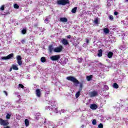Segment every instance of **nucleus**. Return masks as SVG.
<instances>
[{"mask_svg":"<svg viewBox=\"0 0 128 128\" xmlns=\"http://www.w3.org/2000/svg\"><path fill=\"white\" fill-rule=\"evenodd\" d=\"M3 92H4L6 96H8V92H6V91H4Z\"/></svg>","mask_w":128,"mask_h":128,"instance_id":"nucleus-43","label":"nucleus"},{"mask_svg":"<svg viewBox=\"0 0 128 128\" xmlns=\"http://www.w3.org/2000/svg\"><path fill=\"white\" fill-rule=\"evenodd\" d=\"M67 38H72V36L70 35L67 36Z\"/></svg>","mask_w":128,"mask_h":128,"instance_id":"nucleus-45","label":"nucleus"},{"mask_svg":"<svg viewBox=\"0 0 128 128\" xmlns=\"http://www.w3.org/2000/svg\"><path fill=\"white\" fill-rule=\"evenodd\" d=\"M114 16H118V12H114Z\"/></svg>","mask_w":128,"mask_h":128,"instance_id":"nucleus-42","label":"nucleus"},{"mask_svg":"<svg viewBox=\"0 0 128 128\" xmlns=\"http://www.w3.org/2000/svg\"><path fill=\"white\" fill-rule=\"evenodd\" d=\"M92 124H94V126H96V120L95 119L93 120Z\"/></svg>","mask_w":128,"mask_h":128,"instance_id":"nucleus-30","label":"nucleus"},{"mask_svg":"<svg viewBox=\"0 0 128 128\" xmlns=\"http://www.w3.org/2000/svg\"><path fill=\"white\" fill-rule=\"evenodd\" d=\"M54 112H56V114H58V108H54V110H52Z\"/></svg>","mask_w":128,"mask_h":128,"instance_id":"nucleus-28","label":"nucleus"},{"mask_svg":"<svg viewBox=\"0 0 128 128\" xmlns=\"http://www.w3.org/2000/svg\"><path fill=\"white\" fill-rule=\"evenodd\" d=\"M38 24H34V28H38Z\"/></svg>","mask_w":128,"mask_h":128,"instance_id":"nucleus-44","label":"nucleus"},{"mask_svg":"<svg viewBox=\"0 0 128 128\" xmlns=\"http://www.w3.org/2000/svg\"><path fill=\"white\" fill-rule=\"evenodd\" d=\"M57 4L60 6H66L70 4V0H58L57 1Z\"/></svg>","mask_w":128,"mask_h":128,"instance_id":"nucleus-2","label":"nucleus"},{"mask_svg":"<svg viewBox=\"0 0 128 128\" xmlns=\"http://www.w3.org/2000/svg\"><path fill=\"white\" fill-rule=\"evenodd\" d=\"M62 42L63 44H64V46H68V40H66V39H64V38L62 40Z\"/></svg>","mask_w":128,"mask_h":128,"instance_id":"nucleus-13","label":"nucleus"},{"mask_svg":"<svg viewBox=\"0 0 128 128\" xmlns=\"http://www.w3.org/2000/svg\"><path fill=\"white\" fill-rule=\"evenodd\" d=\"M98 128H104V125L100 123V124H98Z\"/></svg>","mask_w":128,"mask_h":128,"instance_id":"nucleus-32","label":"nucleus"},{"mask_svg":"<svg viewBox=\"0 0 128 128\" xmlns=\"http://www.w3.org/2000/svg\"><path fill=\"white\" fill-rule=\"evenodd\" d=\"M60 22H66L68 18H60Z\"/></svg>","mask_w":128,"mask_h":128,"instance_id":"nucleus-15","label":"nucleus"},{"mask_svg":"<svg viewBox=\"0 0 128 128\" xmlns=\"http://www.w3.org/2000/svg\"><path fill=\"white\" fill-rule=\"evenodd\" d=\"M4 128H10V126H6V127H4Z\"/></svg>","mask_w":128,"mask_h":128,"instance_id":"nucleus-48","label":"nucleus"},{"mask_svg":"<svg viewBox=\"0 0 128 128\" xmlns=\"http://www.w3.org/2000/svg\"><path fill=\"white\" fill-rule=\"evenodd\" d=\"M90 108H91V110H96V108H98V105H96V104H90Z\"/></svg>","mask_w":128,"mask_h":128,"instance_id":"nucleus-12","label":"nucleus"},{"mask_svg":"<svg viewBox=\"0 0 128 128\" xmlns=\"http://www.w3.org/2000/svg\"><path fill=\"white\" fill-rule=\"evenodd\" d=\"M24 122H25V125L26 126H30V121H28V120L26 119L24 120Z\"/></svg>","mask_w":128,"mask_h":128,"instance_id":"nucleus-21","label":"nucleus"},{"mask_svg":"<svg viewBox=\"0 0 128 128\" xmlns=\"http://www.w3.org/2000/svg\"><path fill=\"white\" fill-rule=\"evenodd\" d=\"M22 34H26V28H23V30H22Z\"/></svg>","mask_w":128,"mask_h":128,"instance_id":"nucleus-25","label":"nucleus"},{"mask_svg":"<svg viewBox=\"0 0 128 128\" xmlns=\"http://www.w3.org/2000/svg\"><path fill=\"white\" fill-rule=\"evenodd\" d=\"M66 80H70V82H74L76 84H80V81L78 80L75 77L72 76H69L66 77Z\"/></svg>","mask_w":128,"mask_h":128,"instance_id":"nucleus-1","label":"nucleus"},{"mask_svg":"<svg viewBox=\"0 0 128 128\" xmlns=\"http://www.w3.org/2000/svg\"><path fill=\"white\" fill-rule=\"evenodd\" d=\"M104 32L106 34H110V30L108 28H105L104 29Z\"/></svg>","mask_w":128,"mask_h":128,"instance_id":"nucleus-22","label":"nucleus"},{"mask_svg":"<svg viewBox=\"0 0 128 128\" xmlns=\"http://www.w3.org/2000/svg\"><path fill=\"white\" fill-rule=\"evenodd\" d=\"M18 88H24V86L22 85V84H18Z\"/></svg>","mask_w":128,"mask_h":128,"instance_id":"nucleus-31","label":"nucleus"},{"mask_svg":"<svg viewBox=\"0 0 128 128\" xmlns=\"http://www.w3.org/2000/svg\"><path fill=\"white\" fill-rule=\"evenodd\" d=\"M6 118L7 120H10V114H7L6 116Z\"/></svg>","mask_w":128,"mask_h":128,"instance_id":"nucleus-29","label":"nucleus"},{"mask_svg":"<svg viewBox=\"0 0 128 128\" xmlns=\"http://www.w3.org/2000/svg\"><path fill=\"white\" fill-rule=\"evenodd\" d=\"M126 2H128V0H125Z\"/></svg>","mask_w":128,"mask_h":128,"instance_id":"nucleus-49","label":"nucleus"},{"mask_svg":"<svg viewBox=\"0 0 128 128\" xmlns=\"http://www.w3.org/2000/svg\"><path fill=\"white\" fill-rule=\"evenodd\" d=\"M98 58H100V56H102V50L100 49L98 50Z\"/></svg>","mask_w":128,"mask_h":128,"instance_id":"nucleus-14","label":"nucleus"},{"mask_svg":"<svg viewBox=\"0 0 128 128\" xmlns=\"http://www.w3.org/2000/svg\"><path fill=\"white\" fill-rule=\"evenodd\" d=\"M84 128V125L82 124L80 128Z\"/></svg>","mask_w":128,"mask_h":128,"instance_id":"nucleus-47","label":"nucleus"},{"mask_svg":"<svg viewBox=\"0 0 128 128\" xmlns=\"http://www.w3.org/2000/svg\"><path fill=\"white\" fill-rule=\"evenodd\" d=\"M66 60H68V59L66 58H62L60 60L61 64H66Z\"/></svg>","mask_w":128,"mask_h":128,"instance_id":"nucleus-16","label":"nucleus"},{"mask_svg":"<svg viewBox=\"0 0 128 128\" xmlns=\"http://www.w3.org/2000/svg\"><path fill=\"white\" fill-rule=\"evenodd\" d=\"M40 61L42 62H46V57H42L40 58Z\"/></svg>","mask_w":128,"mask_h":128,"instance_id":"nucleus-24","label":"nucleus"},{"mask_svg":"<svg viewBox=\"0 0 128 128\" xmlns=\"http://www.w3.org/2000/svg\"><path fill=\"white\" fill-rule=\"evenodd\" d=\"M50 60H52V62H56V60H58L60 58V55L57 54L55 56H52L50 57Z\"/></svg>","mask_w":128,"mask_h":128,"instance_id":"nucleus-4","label":"nucleus"},{"mask_svg":"<svg viewBox=\"0 0 128 128\" xmlns=\"http://www.w3.org/2000/svg\"><path fill=\"white\" fill-rule=\"evenodd\" d=\"M14 8H20V6H18V4H14Z\"/></svg>","mask_w":128,"mask_h":128,"instance_id":"nucleus-36","label":"nucleus"},{"mask_svg":"<svg viewBox=\"0 0 128 128\" xmlns=\"http://www.w3.org/2000/svg\"><path fill=\"white\" fill-rule=\"evenodd\" d=\"M14 56V54L13 53H12L10 54H9L6 56L2 57L1 60H10V58H12Z\"/></svg>","mask_w":128,"mask_h":128,"instance_id":"nucleus-5","label":"nucleus"},{"mask_svg":"<svg viewBox=\"0 0 128 128\" xmlns=\"http://www.w3.org/2000/svg\"><path fill=\"white\" fill-rule=\"evenodd\" d=\"M0 10H4V6L2 5L1 8H0Z\"/></svg>","mask_w":128,"mask_h":128,"instance_id":"nucleus-37","label":"nucleus"},{"mask_svg":"<svg viewBox=\"0 0 128 128\" xmlns=\"http://www.w3.org/2000/svg\"><path fill=\"white\" fill-rule=\"evenodd\" d=\"M90 98H94V96H98V92L96 90H94L90 93Z\"/></svg>","mask_w":128,"mask_h":128,"instance_id":"nucleus-9","label":"nucleus"},{"mask_svg":"<svg viewBox=\"0 0 128 128\" xmlns=\"http://www.w3.org/2000/svg\"><path fill=\"white\" fill-rule=\"evenodd\" d=\"M62 48H64V47L60 45L58 47H56L54 48V52H60L62 50Z\"/></svg>","mask_w":128,"mask_h":128,"instance_id":"nucleus-7","label":"nucleus"},{"mask_svg":"<svg viewBox=\"0 0 128 128\" xmlns=\"http://www.w3.org/2000/svg\"><path fill=\"white\" fill-rule=\"evenodd\" d=\"M112 56H114V53L112 52H109L108 54V58H112Z\"/></svg>","mask_w":128,"mask_h":128,"instance_id":"nucleus-17","label":"nucleus"},{"mask_svg":"<svg viewBox=\"0 0 128 128\" xmlns=\"http://www.w3.org/2000/svg\"><path fill=\"white\" fill-rule=\"evenodd\" d=\"M22 56L20 55H18L16 56V60H17V62L18 66H22Z\"/></svg>","mask_w":128,"mask_h":128,"instance_id":"nucleus-6","label":"nucleus"},{"mask_svg":"<svg viewBox=\"0 0 128 128\" xmlns=\"http://www.w3.org/2000/svg\"><path fill=\"white\" fill-rule=\"evenodd\" d=\"M48 50L50 54H52V52H54V44H50L48 46Z\"/></svg>","mask_w":128,"mask_h":128,"instance_id":"nucleus-8","label":"nucleus"},{"mask_svg":"<svg viewBox=\"0 0 128 128\" xmlns=\"http://www.w3.org/2000/svg\"><path fill=\"white\" fill-rule=\"evenodd\" d=\"M92 80V75L86 76V80H88V82H90Z\"/></svg>","mask_w":128,"mask_h":128,"instance_id":"nucleus-18","label":"nucleus"},{"mask_svg":"<svg viewBox=\"0 0 128 128\" xmlns=\"http://www.w3.org/2000/svg\"><path fill=\"white\" fill-rule=\"evenodd\" d=\"M58 126H60V124H62V121L60 120L58 122Z\"/></svg>","mask_w":128,"mask_h":128,"instance_id":"nucleus-38","label":"nucleus"},{"mask_svg":"<svg viewBox=\"0 0 128 128\" xmlns=\"http://www.w3.org/2000/svg\"><path fill=\"white\" fill-rule=\"evenodd\" d=\"M86 44H90V40H88V39L86 38Z\"/></svg>","mask_w":128,"mask_h":128,"instance_id":"nucleus-41","label":"nucleus"},{"mask_svg":"<svg viewBox=\"0 0 128 128\" xmlns=\"http://www.w3.org/2000/svg\"><path fill=\"white\" fill-rule=\"evenodd\" d=\"M0 124L4 126H6L10 124V122H8V120H4V119L0 118Z\"/></svg>","mask_w":128,"mask_h":128,"instance_id":"nucleus-3","label":"nucleus"},{"mask_svg":"<svg viewBox=\"0 0 128 128\" xmlns=\"http://www.w3.org/2000/svg\"><path fill=\"white\" fill-rule=\"evenodd\" d=\"M12 68L14 70H18V66H16V65L12 64Z\"/></svg>","mask_w":128,"mask_h":128,"instance_id":"nucleus-19","label":"nucleus"},{"mask_svg":"<svg viewBox=\"0 0 128 128\" xmlns=\"http://www.w3.org/2000/svg\"><path fill=\"white\" fill-rule=\"evenodd\" d=\"M109 19H110V20H113L114 16H112V15H110L109 17Z\"/></svg>","mask_w":128,"mask_h":128,"instance_id":"nucleus-35","label":"nucleus"},{"mask_svg":"<svg viewBox=\"0 0 128 128\" xmlns=\"http://www.w3.org/2000/svg\"><path fill=\"white\" fill-rule=\"evenodd\" d=\"M107 86V88H108V86Z\"/></svg>","mask_w":128,"mask_h":128,"instance_id":"nucleus-50","label":"nucleus"},{"mask_svg":"<svg viewBox=\"0 0 128 128\" xmlns=\"http://www.w3.org/2000/svg\"><path fill=\"white\" fill-rule=\"evenodd\" d=\"M50 90L48 89V90L46 92V93H45L46 96V95L48 96V94H50Z\"/></svg>","mask_w":128,"mask_h":128,"instance_id":"nucleus-34","label":"nucleus"},{"mask_svg":"<svg viewBox=\"0 0 128 128\" xmlns=\"http://www.w3.org/2000/svg\"><path fill=\"white\" fill-rule=\"evenodd\" d=\"M45 22H46V24H48V22H50V20H48V18H46L45 19Z\"/></svg>","mask_w":128,"mask_h":128,"instance_id":"nucleus-39","label":"nucleus"},{"mask_svg":"<svg viewBox=\"0 0 128 128\" xmlns=\"http://www.w3.org/2000/svg\"><path fill=\"white\" fill-rule=\"evenodd\" d=\"M12 67L10 68L9 72H12Z\"/></svg>","mask_w":128,"mask_h":128,"instance_id":"nucleus-46","label":"nucleus"},{"mask_svg":"<svg viewBox=\"0 0 128 128\" xmlns=\"http://www.w3.org/2000/svg\"><path fill=\"white\" fill-rule=\"evenodd\" d=\"M78 10V7H75L74 8H73L72 10V14H76V10Z\"/></svg>","mask_w":128,"mask_h":128,"instance_id":"nucleus-20","label":"nucleus"},{"mask_svg":"<svg viewBox=\"0 0 128 128\" xmlns=\"http://www.w3.org/2000/svg\"><path fill=\"white\" fill-rule=\"evenodd\" d=\"M113 88H118V84L116 83H114L113 84Z\"/></svg>","mask_w":128,"mask_h":128,"instance_id":"nucleus-26","label":"nucleus"},{"mask_svg":"<svg viewBox=\"0 0 128 128\" xmlns=\"http://www.w3.org/2000/svg\"><path fill=\"white\" fill-rule=\"evenodd\" d=\"M80 91L79 90L76 94V98H78V96H80Z\"/></svg>","mask_w":128,"mask_h":128,"instance_id":"nucleus-27","label":"nucleus"},{"mask_svg":"<svg viewBox=\"0 0 128 128\" xmlns=\"http://www.w3.org/2000/svg\"><path fill=\"white\" fill-rule=\"evenodd\" d=\"M94 23L95 24H98V18H96L94 21Z\"/></svg>","mask_w":128,"mask_h":128,"instance_id":"nucleus-23","label":"nucleus"},{"mask_svg":"<svg viewBox=\"0 0 128 128\" xmlns=\"http://www.w3.org/2000/svg\"><path fill=\"white\" fill-rule=\"evenodd\" d=\"M46 109L47 110H50V112H52L54 110V106L52 105H50L49 106H46Z\"/></svg>","mask_w":128,"mask_h":128,"instance_id":"nucleus-10","label":"nucleus"},{"mask_svg":"<svg viewBox=\"0 0 128 128\" xmlns=\"http://www.w3.org/2000/svg\"><path fill=\"white\" fill-rule=\"evenodd\" d=\"M82 84L80 83V92H82Z\"/></svg>","mask_w":128,"mask_h":128,"instance_id":"nucleus-33","label":"nucleus"},{"mask_svg":"<svg viewBox=\"0 0 128 128\" xmlns=\"http://www.w3.org/2000/svg\"><path fill=\"white\" fill-rule=\"evenodd\" d=\"M36 94L38 98H40L42 96V92H40V89H36Z\"/></svg>","mask_w":128,"mask_h":128,"instance_id":"nucleus-11","label":"nucleus"},{"mask_svg":"<svg viewBox=\"0 0 128 128\" xmlns=\"http://www.w3.org/2000/svg\"><path fill=\"white\" fill-rule=\"evenodd\" d=\"M21 42H22V44H24L26 42V40H21Z\"/></svg>","mask_w":128,"mask_h":128,"instance_id":"nucleus-40","label":"nucleus"}]
</instances>
